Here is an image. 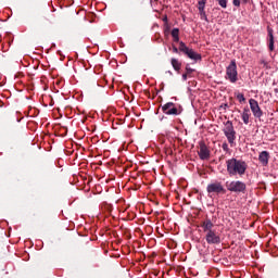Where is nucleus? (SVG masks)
Returning a JSON list of instances; mask_svg holds the SVG:
<instances>
[{
	"label": "nucleus",
	"mask_w": 278,
	"mask_h": 278,
	"mask_svg": "<svg viewBox=\"0 0 278 278\" xmlns=\"http://www.w3.org/2000/svg\"><path fill=\"white\" fill-rule=\"evenodd\" d=\"M206 192L208 194H227V189H225L223 182L213 181L207 185Z\"/></svg>",
	"instance_id": "7"
},
{
	"label": "nucleus",
	"mask_w": 278,
	"mask_h": 278,
	"mask_svg": "<svg viewBox=\"0 0 278 278\" xmlns=\"http://www.w3.org/2000/svg\"><path fill=\"white\" fill-rule=\"evenodd\" d=\"M201 227L204 231V233H208V231H214V223H212V219L206 218L201 223Z\"/></svg>",
	"instance_id": "12"
},
{
	"label": "nucleus",
	"mask_w": 278,
	"mask_h": 278,
	"mask_svg": "<svg viewBox=\"0 0 278 278\" xmlns=\"http://www.w3.org/2000/svg\"><path fill=\"white\" fill-rule=\"evenodd\" d=\"M165 27H166L165 31H168V30L170 29V27L168 26V24H165Z\"/></svg>",
	"instance_id": "30"
},
{
	"label": "nucleus",
	"mask_w": 278,
	"mask_h": 278,
	"mask_svg": "<svg viewBox=\"0 0 278 278\" xmlns=\"http://www.w3.org/2000/svg\"><path fill=\"white\" fill-rule=\"evenodd\" d=\"M226 188L229 192H238L244 194L247 192V184L240 181V180H232L226 182Z\"/></svg>",
	"instance_id": "6"
},
{
	"label": "nucleus",
	"mask_w": 278,
	"mask_h": 278,
	"mask_svg": "<svg viewBox=\"0 0 278 278\" xmlns=\"http://www.w3.org/2000/svg\"><path fill=\"white\" fill-rule=\"evenodd\" d=\"M199 151L198 155L200 160L206 161L210 160L212 152L210 151V148H207V144H205V141H200L199 142Z\"/></svg>",
	"instance_id": "8"
},
{
	"label": "nucleus",
	"mask_w": 278,
	"mask_h": 278,
	"mask_svg": "<svg viewBox=\"0 0 278 278\" xmlns=\"http://www.w3.org/2000/svg\"><path fill=\"white\" fill-rule=\"evenodd\" d=\"M194 73V68L190 67V65H186V74L189 76V77H192V74Z\"/></svg>",
	"instance_id": "19"
},
{
	"label": "nucleus",
	"mask_w": 278,
	"mask_h": 278,
	"mask_svg": "<svg viewBox=\"0 0 278 278\" xmlns=\"http://www.w3.org/2000/svg\"><path fill=\"white\" fill-rule=\"evenodd\" d=\"M163 114L166 116H179L181 112H184V108L179 104H175L173 102H167L161 106Z\"/></svg>",
	"instance_id": "3"
},
{
	"label": "nucleus",
	"mask_w": 278,
	"mask_h": 278,
	"mask_svg": "<svg viewBox=\"0 0 278 278\" xmlns=\"http://www.w3.org/2000/svg\"><path fill=\"white\" fill-rule=\"evenodd\" d=\"M174 38V42H179V36L178 37H173Z\"/></svg>",
	"instance_id": "29"
},
{
	"label": "nucleus",
	"mask_w": 278,
	"mask_h": 278,
	"mask_svg": "<svg viewBox=\"0 0 278 278\" xmlns=\"http://www.w3.org/2000/svg\"><path fill=\"white\" fill-rule=\"evenodd\" d=\"M179 37V28H174L172 30V38Z\"/></svg>",
	"instance_id": "23"
},
{
	"label": "nucleus",
	"mask_w": 278,
	"mask_h": 278,
	"mask_svg": "<svg viewBox=\"0 0 278 278\" xmlns=\"http://www.w3.org/2000/svg\"><path fill=\"white\" fill-rule=\"evenodd\" d=\"M40 25L41 27H49V25H51V21H49L47 17H43L40 20Z\"/></svg>",
	"instance_id": "18"
},
{
	"label": "nucleus",
	"mask_w": 278,
	"mask_h": 278,
	"mask_svg": "<svg viewBox=\"0 0 278 278\" xmlns=\"http://www.w3.org/2000/svg\"><path fill=\"white\" fill-rule=\"evenodd\" d=\"M163 22L165 23V25H168V16L165 15V16L163 17Z\"/></svg>",
	"instance_id": "27"
},
{
	"label": "nucleus",
	"mask_w": 278,
	"mask_h": 278,
	"mask_svg": "<svg viewBox=\"0 0 278 278\" xmlns=\"http://www.w3.org/2000/svg\"><path fill=\"white\" fill-rule=\"evenodd\" d=\"M218 2V5H220V8L227 9V0H216Z\"/></svg>",
	"instance_id": "22"
},
{
	"label": "nucleus",
	"mask_w": 278,
	"mask_h": 278,
	"mask_svg": "<svg viewBox=\"0 0 278 278\" xmlns=\"http://www.w3.org/2000/svg\"><path fill=\"white\" fill-rule=\"evenodd\" d=\"M90 181H92V176H89V180L87 184H90Z\"/></svg>",
	"instance_id": "31"
},
{
	"label": "nucleus",
	"mask_w": 278,
	"mask_h": 278,
	"mask_svg": "<svg viewBox=\"0 0 278 278\" xmlns=\"http://www.w3.org/2000/svg\"><path fill=\"white\" fill-rule=\"evenodd\" d=\"M268 160H270V153H268V151H263L260 153L258 161L261 162V164H263V166H266V164H268Z\"/></svg>",
	"instance_id": "13"
},
{
	"label": "nucleus",
	"mask_w": 278,
	"mask_h": 278,
	"mask_svg": "<svg viewBox=\"0 0 278 278\" xmlns=\"http://www.w3.org/2000/svg\"><path fill=\"white\" fill-rule=\"evenodd\" d=\"M184 53L189 58V60H194V62H199L201 60V54L197 53L194 50L188 48L184 41L179 42V50L178 47L173 46V53Z\"/></svg>",
	"instance_id": "2"
},
{
	"label": "nucleus",
	"mask_w": 278,
	"mask_h": 278,
	"mask_svg": "<svg viewBox=\"0 0 278 278\" xmlns=\"http://www.w3.org/2000/svg\"><path fill=\"white\" fill-rule=\"evenodd\" d=\"M267 34H268V49L269 51H275V36L273 28L270 26L267 27Z\"/></svg>",
	"instance_id": "11"
},
{
	"label": "nucleus",
	"mask_w": 278,
	"mask_h": 278,
	"mask_svg": "<svg viewBox=\"0 0 278 278\" xmlns=\"http://www.w3.org/2000/svg\"><path fill=\"white\" fill-rule=\"evenodd\" d=\"M249 103H250V109L252 111L253 116H255V118H262L264 113L262 112V109L260 108V103H257V101L255 99H250Z\"/></svg>",
	"instance_id": "10"
},
{
	"label": "nucleus",
	"mask_w": 278,
	"mask_h": 278,
	"mask_svg": "<svg viewBox=\"0 0 278 278\" xmlns=\"http://www.w3.org/2000/svg\"><path fill=\"white\" fill-rule=\"evenodd\" d=\"M247 168V162L242 160L231 159L227 161V169L230 175H244Z\"/></svg>",
	"instance_id": "1"
},
{
	"label": "nucleus",
	"mask_w": 278,
	"mask_h": 278,
	"mask_svg": "<svg viewBox=\"0 0 278 278\" xmlns=\"http://www.w3.org/2000/svg\"><path fill=\"white\" fill-rule=\"evenodd\" d=\"M223 131L230 147H233L236 144V129L233 128V123L231 121H227Z\"/></svg>",
	"instance_id": "4"
},
{
	"label": "nucleus",
	"mask_w": 278,
	"mask_h": 278,
	"mask_svg": "<svg viewBox=\"0 0 278 278\" xmlns=\"http://www.w3.org/2000/svg\"><path fill=\"white\" fill-rule=\"evenodd\" d=\"M206 3H207V0H199V2H198L199 12L205 10V4Z\"/></svg>",
	"instance_id": "16"
},
{
	"label": "nucleus",
	"mask_w": 278,
	"mask_h": 278,
	"mask_svg": "<svg viewBox=\"0 0 278 278\" xmlns=\"http://www.w3.org/2000/svg\"><path fill=\"white\" fill-rule=\"evenodd\" d=\"M97 17V15H94V13H88L85 16V20L88 21L89 23H94V18Z\"/></svg>",
	"instance_id": "17"
},
{
	"label": "nucleus",
	"mask_w": 278,
	"mask_h": 278,
	"mask_svg": "<svg viewBox=\"0 0 278 278\" xmlns=\"http://www.w3.org/2000/svg\"><path fill=\"white\" fill-rule=\"evenodd\" d=\"M200 12V18L202 20V21H206V23H207V14L205 13V10H202V11H199Z\"/></svg>",
	"instance_id": "20"
},
{
	"label": "nucleus",
	"mask_w": 278,
	"mask_h": 278,
	"mask_svg": "<svg viewBox=\"0 0 278 278\" xmlns=\"http://www.w3.org/2000/svg\"><path fill=\"white\" fill-rule=\"evenodd\" d=\"M241 118L244 125H249V118H251V111L248 108L243 109Z\"/></svg>",
	"instance_id": "14"
},
{
	"label": "nucleus",
	"mask_w": 278,
	"mask_h": 278,
	"mask_svg": "<svg viewBox=\"0 0 278 278\" xmlns=\"http://www.w3.org/2000/svg\"><path fill=\"white\" fill-rule=\"evenodd\" d=\"M237 99L239 103H244V101H247V98H244V93H238Z\"/></svg>",
	"instance_id": "21"
},
{
	"label": "nucleus",
	"mask_w": 278,
	"mask_h": 278,
	"mask_svg": "<svg viewBox=\"0 0 278 278\" xmlns=\"http://www.w3.org/2000/svg\"><path fill=\"white\" fill-rule=\"evenodd\" d=\"M235 8H240V0H232Z\"/></svg>",
	"instance_id": "25"
},
{
	"label": "nucleus",
	"mask_w": 278,
	"mask_h": 278,
	"mask_svg": "<svg viewBox=\"0 0 278 278\" xmlns=\"http://www.w3.org/2000/svg\"><path fill=\"white\" fill-rule=\"evenodd\" d=\"M205 240L207 244H220V235L216 230H210L205 235Z\"/></svg>",
	"instance_id": "9"
},
{
	"label": "nucleus",
	"mask_w": 278,
	"mask_h": 278,
	"mask_svg": "<svg viewBox=\"0 0 278 278\" xmlns=\"http://www.w3.org/2000/svg\"><path fill=\"white\" fill-rule=\"evenodd\" d=\"M188 77H190L188 74H186V73L182 74V80L184 81H188Z\"/></svg>",
	"instance_id": "26"
},
{
	"label": "nucleus",
	"mask_w": 278,
	"mask_h": 278,
	"mask_svg": "<svg viewBox=\"0 0 278 278\" xmlns=\"http://www.w3.org/2000/svg\"><path fill=\"white\" fill-rule=\"evenodd\" d=\"M226 79H228L230 84L238 81V65L236 64V60H232L226 67Z\"/></svg>",
	"instance_id": "5"
},
{
	"label": "nucleus",
	"mask_w": 278,
	"mask_h": 278,
	"mask_svg": "<svg viewBox=\"0 0 278 278\" xmlns=\"http://www.w3.org/2000/svg\"><path fill=\"white\" fill-rule=\"evenodd\" d=\"M79 177H80V179L83 180V181H86V179H88L86 176H84V175H79Z\"/></svg>",
	"instance_id": "28"
},
{
	"label": "nucleus",
	"mask_w": 278,
	"mask_h": 278,
	"mask_svg": "<svg viewBox=\"0 0 278 278\" xmlns=\"http://www.w3.org/2000/svg\"><path fill=\"white\" fill-rule=\"evenodd\" d=\"M132 179H136V176H132Z\"/></svg>",
	"instance_id": "32"
},
{
	"label": "nucleus",
	"mask_w": 278,
	"mask_h": 278,
	"mask_svg": "<svg viewBox=\"0 0 278 278\" xmlns=\"http://www.w3.org/2000/svg\"><path fill=\"white\" fill-rule=\"evenodd\" d=\"M222 149L223 151H226V152L229 151V144H227V142L223 143Z\"/></svg>",
	"instance_id": "24"
},
{
	"label": "nucleus",
	"mask_w": 278,
	"mask_h": 278,
	"mask_svg": "<svg viewBox=\"0 0 278 278\" xmlns=\"http://www.w3.org/2000/svg\"><path fill=\"white\" fill-rule=\"evenodd\" d=\"M170 64H172L174 71H176V72L181 71V62H179L178 59H172Z\"/></svg>",
	"instance_id": "15"
}]
</instances>
